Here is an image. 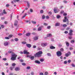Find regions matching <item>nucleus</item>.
Instances as JSON below:
<instances>
[{"label":"nucleus","instance_id":"obj_1","mask_svg":"<svg viewBox=\"0 0 75 75\" xmlns=\"http://www.w3.org/2000/svg\"><path fill=\"white\" fill-rule=\"evenodd\" d=\"M12 57L11 58V59L12 61H15L17 58V56L16 54L14 53H13L11 54Z\"/></svg>","mask_w":75,"mask_h":75},{"label":"nucleus","instance_id":"obj_24","mask_svg":"<svg viewBox=\"0 0 75 75\" xmlns=\"http://www.w3.org/2000/svg\"><path fill=\"white\" fill-rule=\"evenodd\" d=\"M64 19L65 20H66L67 21V22H68V21H69L68 19H67V16H65L64 17Z\"/></svg>","mask_w":75,"mask_h":75},{"label":"nucleus","instance_id":"obj_5","mask_svg":"<svg viewBox=\"0 0 75 75\" xmlns=\"http://www.w3.org/2000/svg\"><path fill=\"white\" fill-rule=\"evenodd\" d=\"M73 32V30L72 29L70 30L69 31V33H68L69 35H70V36H72L73 35V33H72Z\"/></svg>","mask_w":75,"mask_h":75},{"label":"nucleus","instance_id":"obj_18","mask_svg":"<svg viewBox=\"0 0 75 75\" xmlns=\"http://www.w3.org/2000/svg\"><path fill=\"white\" fill-rule=\"evenodd\" d=\"M15 69L16 71H19V70H20V68H19L18 67H17Z\"/></svg>","mask_w":75,"mask_h":75},{"label":"nucleus","instance_id":"obj_16","mask_svg":"<svg viewBox=\"0 0 75 75\" xmlns=\"http://www.w3.org/2000/svg\"><path fill=\"white\" fill-rule=\"evenodd\" d=\"M59 25H60L59 23H56L55 24V27H57L58 26H59Z\"/></svg>","mask_w":75,"mask_h":75},{"label":"nucleus","instance_id":"obj_15","mask_svg":"<svg viewBox=\"0 0 75 75\" xmlns=\"http://www.w3.org/2000/svg\"><path fill=\"white\" fill-rule=\"evenodd\" d=\"M65 43L67 47H69V43L68 42H65Z\"/></svg>","mask_w":75,"mask_h":75},{"label":"nucleus","instance_id":"obj_56","mask_svg":"<svg viewBox=\"0 0 75 75\" xmlns=\"http://www.w3.org/2000/svg\"><path fill=\"white\" fill-rule=\"evenodd\" d=\"M64 13V11H62L60 12V13H61V14H62Z\"/></svg>","mask_w":75,"mask_h":75},{"label":"nucleus","instance_id":"obj_64","mask_svg":"<svg viewBox=\"0 0 75 75\" xmlns=\"http://www.w3.org/2000/svg\"><path fill=\"white\" fill-rule=\"evenodd\" d=\"M71 43H74V40H71Z\"/></svg>","mask_w":75,"mask_h":75},{"label":"nucleus","instance_id":"obj_30","mask_svg":"<svg viewBox=\"0 0 75 75\" xmlns=\"http://www.w3.org/2000/svg\"><path fill=\"white\" fill-rule=\"evenodd\" d=\"M71 60H69L67 61V63L68 64H70V63H71Z\"/></svg>","mask_w":75,"mask_h":75},{"label":"nucleus","instance_id":"obj_63","mask_svg":"<svg viewBox=\"0 0 75 75\" xmlns=\"http://www.w3.org/2000/svg\"><path fill=\"white\" fill-rule=\"evenodd\" d=\"M31 74L32 75H34V72H32L31 73Z\"/></svg>","mask_w":75,"mask_h":75},{"label":"nucleus","instance_id":"obj_6","mask_svg":"<svg viewBox=\"0 0 75 75\" xmlns=\"http://www.w3.org/2000/svg\"><path fill=\"white\" fill-rule=\"evenodd\" d=\"M43 27H44L43 26H41L39 28H38V31H41L42 28H43Z\"/></svg>","mask_w":75,"mask_h":75},{"label":"nucleus","instance_id":"obj_23","mask_svg":"<svg viewBox=\"0 0 75 75\" xmlns=\"http://www.w3.org/2000/svg\"><path fill=\"white\" fill-rule=\"evenodd\" d=\"M34 59V57L32 56L30 57V59L31 60H33Z\"/></svg>","mask_w":75,"mask_h":75},{"label":"nucleus","instance_id":"obj_27","mask_svg":"<svg viewBox=\"0 0 75 75\" xmlns=\"http://www.w3.org/2000/svg\"><path fill=\"white\" fill-rule=\"evenodd\" d=\"M60 51L61 52H63V51H64V48H61L60 49Z\"/></svg>","mask_w":75,"mask_h":75},{"label":"nucleus","instance_id":"obj_8","mask_svg":"<svg viewBox=\"0 0 75 75\" xmlns=\"http://www.w3.org/2000/svg\"><path fill=\"white\" fill-rule=\"evenodd\" d=\"M26 46L27 47H28V48H31L32 46L30 44H26Z\"/></svg>","mask_w":75,"mask_h":75},{"label":"nucleus","instance_id":"obj_48","mask_svg":"<svg viewBox=\"0 0 75 75\" xmlns=\"http://www.w3.org/2000/svg\"><path fill=\"white\" fill-rule=\"evenodd\" d=\"M30 67H26V69H30Z\"/></svg>","mask_w":75,"mask_h":75},{"label":"nucleus","instance_id":"obj_37","mask_svg":"<svg viewBox=\"0 0 75 75\" xmlns=\"http://www.w3.org/2000/svg\"><path fill=\"white\" fill-rule=\"evenodd\" d=\"M5 39H6V40H9L10 38L8 37H5Z\"/></svg>","mask_w":75,"mask_h":75},{"label":"nucleus","instance_id":"obj_46","mask_svg":"<svg viewBox=\"0 0 75 75\" xmlns=\"http://www.w3.org/2000/svg\"><path fill=\"white\" fill-rule=\"evenodd\" d=\"M63 15H64V16H67V14L66 13H64L63 14Z\"/></svg>","mask_w":75,"mask_h":75},{"label":"nucleus","instance_id":"obj_9","mask_svg":"<svg viewBox=\"0 0 75 75\" xmlns=\"http://www.w3.org/2000/svg\"><path fill=\"white\" fill-rule=\"evenodd\" d=\"M35 63L36 64H41V62L39 61L36 60L35 61Z\"/></svg>","mask_w":75,"mask_h":75},{"label":"nucleus","instance_id":"obj_45","mask_svg":"<svg viewBox=\"0 0 75 75\" xmlns=\"http://www.w3.org/2000/svg\"><path fill=\"white\" fill-rule=\"evenodd\" d=\"M40 13H44V11L42 10H41L40 11Z\"/></svg>","mask_w":75,"mask_h":75},{"label":"nucleus","instance_id":"obj_14","mask_svg":"<svg viewBox=\"0 0 75 75\" xmlns=\"http://www.w3.org/2000/svg\"><path fill=\"white\" fill-rule=\"evenodd\" d=\"M50 49H51V50H52V49H55V47H54L53 46H50Z\"/></svg>","mask_w":75,"mask_h":75},{"label":"nucleus","instance_id":"obj_49","mask_svg":"<svg viewBox=\"0 0 75 75\" xmlns=\"http://www.w3.org/2000/svg\"><path fill=\"white\" fill-rule=\"evenodd\" d=\"M64 64H67V61H65L64 62Z\"/></svg>","mask_w":75,"mask_h":75},{"label":"nucleus","instance_id":"obj_50","mask_svg":"<svg viewBox=\"0 0 75 75\" xmlns=\"http://www.w3.org/2000/svg\"><path fill=\"white\" fill-rule=\"evenodd\" d=\"M67 21L66 19H64L63 20V21L64 23H66V22H67Z\"/></svg>","mask_w":75,"mask_h":75},{"label":"nucleus","instance_id":"obj_29","mask_svg":"<svg viewBox=\"0 0 75 75\" xmlns=\"http://www.w3.org/2000/svg\"><path fill=\"white\" fill-rule=\"evenodd\" d=\"M45 16L44 15H43L42 16V18L43 20L45 19Z\"/></svg>","mask_w":75,"mask_h":75},{"label":"nucleus","instance_id":"obj_11","mask_svg":"<svg viewBox=\"0 0 75 75\" xmlns=\"http://www.w3.org/2000/svg\"><path fill=\"white\" fill-rule=\"evenodd\" d=\"M30 35H31V33H27L26 34V36H27V37H29Z\"/></svg>","mask_w":75,"mask_h":75},{"label":"nucleus","instance_id":"obj_4","mask_svg":"<svg viewBox=\"0 0 75 75\" xmlns=\"http://www.w3.org/2000/svg\"><path fill=\"white\" fill-rule=\"evenodd\" d=\"M47 43H42L41 44V46L42 47H45L47 45Z\"/></svg>","mask_w":75,"mask_h":75},{"label":"nucleus","instance_id":"obj_47","mask_svg":"<svg viewBox=\"0 0 75 75\" xmlns=\"http://www.w3.org/2000/svg\"><path fill=\"white\" fill-rule=\"evenodd\" d=\"M22 64V65H23V66H25L26 65V64L24 63H23Z\"/></svg>","mask_w":75,"mask_h":75},{"label":"nucleus","instance_id":"obj_28","mask_svg":"<svg viewBox=\"0 0 75 75\" xmlns=\"http://www.w3.org/2000/svg\"><path fill=\"white\" fill-rule=\"evenodd\" d=\"M16 65V64L14 63H13L12 64V66H13V67H15Z\"/></svg>","mask_w":75,"mask_h":75},{"label":"nucleus","instance_id":"obj_10","mask_svg":"<svg viewBox=\"0 0 75 75\" xmlns=\"http://www.w3.org/2000/svg\"><path fill=\"white\" fill-rule=\"evenodd\" d=\"M18 24V21L17 20H15V23H14V25L15 26H17V24Z\"/></svg>","mask_w":75,"mask_h":75},{"label":"nucleus","instance_id":"obj_31","mask_svg":"<svg viewBox=\"0 0 75 75\" xmlns=\"http://www.w3.org/2000/svg\"><path fill=\"white\" fill-rule=\"evenodd\" d=\"M20 1V0H14L13 1L14 2H15V3H16V2H18V1Z\"/></svg>","mask_w":75,"mask_h":75},{"label":"nucleus","instance_id":"obj_2","mask_svg":"<svg viewBox=\"0 0 75 75\" xmlns=\"http://www.w3.org/2000/svg\"><path fill=\"white\" fill-rule=\"evenodd\" d=\"M42 54V51H40L38 52L36 54H35L34 55V56H35V57H40L41 56V54Z\"/></svg>","mask_w":75,"mask_h":75},{"label":"nucleus","instance_id":"obj_52","mask_svg":"<svg viewBox=\"0 0 75 75\" xmlns=\"http://www.w3.org/2000/svg\"><path fill=\"white\" fill-rule=\"evenodd\" d=\"M12 36H13V35H11L8 36L9 38H11V37H12Z\"/></svg>","mask_w":75,"mask_h":75},{"label":"nucleus","instance_id":"obj_3","mask_svg":"<svg viewBox=\"0 0 75 75\" xmlns=\"http://www.w3.org/2000/svg\"><path fill=\"white\" fill-rule=\"evenodd\" d=\"M57 57H61L62 55V52L60 51H58L57 52Z\"/></svg>","mask_w":75,"mask_h":75},{"label":"nucleus","instance_id":"obj_13","mask_svg":"<svg viewBox=\"0 0 75 75\" xmlns=\"http://www.w3.org/2000/svg\"><path fill=\"white\" fill-rule=\"evenodd\" d=\"M8 45V43L7 42H6L4 43V45L5 46H7Z\"/></svg>","mask_w":75,"mask_h":75},{"label":"nucleus","instance_id":"obj_60","mask_svg":"<svg viewBox=\"0 0 75 75\" xmlns=\"http://www.w3.org/2000/svg\"><path fill=\"white\" fill-rule=\"evenodd\" d=\"M51 40L52 41H54V38H52L51 39Z\"/></svg>","mask_w":75,"mask_h":75},{"label":"nucleus","instance_id":"obj_33","mask_svg":"<svg viewBox=\"0 0 75 75\" xmlns=\"http://www.w3.org/2000/svg\"><path fill=\"white\" fill-rule=\"evenodd\" d=\"M6 10H5V9H4L3 10V14H7V13H6Z\"/></svg>","mask_w":75,"mask_h":75},{"label":"nucleus","instance_id":"obj_55","mask_svg":"<svg viewBox=\"0 0 75 75\" xmlns=\"http://www.w3.org/2000/svg\"><path fill=\"white\" fill-rule=\"evenodd\" d=\"M5 65H6V66H8V63H5Z\"/></svg>","mask_w":75,"mask_h":75},{"label":"nucleus","instance_id":"obj_35","mask_svg":"<svg viewBox=\"0 0 75 75\" xmlns=\"http://www.w3.org/2000/svg\"><path fill=\"white\" fill-rule=\"evenodd\" d=\"M32 23L33 24H36V22H34V21H32Z\"/></svg>","mask_w":75,"mask_h":75},{"label":"nucleus","instance_id":"obj_39","mask_svg":"<svg viewBox=\"0 0 75 75\" xmlns=\"http://www.w3.org/2000/svg\"><path fill=\"white\" fill-rule=\"evenodd\" d=\"M22 44H26L27 42H22Z\"/></svg>","mask_w":75,"mask_h":75},{"label":"nucleus","instance_id":"obj_38","mask_svg":"<svg viewBox=\"0 0 75 75\" xmlns=\"http://www.w3.org/2000/svg\"><path fill=\"white\" fill-rule=\"evenodd\" d=\"M67 25L64 24V25H63V27H67Z\"/></svg>","mask_w":75,"mask_h":75},{"label":"nucleus","instance_id":"obj_44","mask_svg":"<svg viewBox=\"0 0 75 75\" xmlns=\"http://www.w3.org/2000/svg\"><path fill=\"white\" fill-rule=\"evenodd\" d=\"M44 25H45V26H47V25H48V24L44 23Z\"/></svg>","mask_w":75,"mask_h":75},{"label":"nucleus","instance_id":"obj_61","mask_svg":"<svg viewBox=\"0 0 75 75\" xmlns=\"http://www.w3.org/2000/svg\"><path fill=\"white\" fill-rule=\"evenodd\" d=\"M46 19H48L49 18V16H46Z\"/></svg>","mask_w":75,"mask_h":75},{"label":"nucleus","instance_id":"obj_36","mask_svg":"<svg viewBox=\"0 0 75 75\" xmlns=\"http://www.w3.org/2000/svg\"><path fill=\"white\" fill-rule=\"evenodd\" d=\"M48 74V72L47 71H46L45 73V75H47Z\"/></svg>","mask_w":75,"mask_h":75},{"label":"nucleus","instance_id":"obj_12","mask_svg":"<svg viewBox=\"0 0 75 75\" xmlns=\"http://www.w3.org/2000/svg\"><path fill=\"white\" fill-rule=\"evenodd\" d=\"M33 39L34 40H37L38 39V36H35L33 38Z\"/></svg>","mask_w":75,"mask_h":75},{"label":"nucleus","instance_id":"obj_26","mask_svg":"<svg viewBox=\"0 0 75 75\" xmlns=\"http://www.w3.org/2000/svg\"><path fill=\"white\" fill-rule=\"evenodd\" d=\"M61 17V16H60L59 15H57V18H59Z\"/></svg>","mask_w":75,"mask_h":75},{"label":"nucleus","instance_id":"obj_59","mask_svg":"<svg viewBox=\"0 0 75 75\" xmlns=\"http://www.w3.org/2000/svg\"><path fill=\"white\" fill-rule=\"evenodd\" d=\"M63 2L64 3H67V1L64 0L63 1Z\"/></svg>","mask_w":75,"mask_h":75},{"label":"nucleus","instance_id":"obj_43","mask_svg":"<svg viewBox=\"0 0 75 75\" xmlns=\"http://www.w3.org/2000/svg\"><path fill=\"white\" fill-rule=\"evenodd\" d=\"M52 35H51V34H49L47 35V37H51V36H52Z\"/></svg>","mask_w":75,"mask_h":75},{"label":"nucleus","instance_id":"obj_17","mask_svg":"<svg viewBox=\"0 0 75 75\" xmlns=\"http://www.w3.org/2000/svg\"><path fill=\"white\" fill-rule=\"evenodd\" d=\"M54 13H58V11H57L56 9L54 8Z\"/></svg>","mask_w":75,"mask_h":75},{"label":"nucleus","instance_id":"obj_58","mask_svg":"<svg viewBox=\"0 0 75 75\" xmlns=\"http://www.w3.org/2000/svg\"><path fill=\"white\" fill-rule=\"evenodd\" d=\"M30 12H31V13H32V12L33 11V9H30Z\"/></svg>","mask_w":75,"mask_h":75},{"label":"nucleus","instance_id":"obj_21","mask_svg":"<svg viewBox=\"0 0 75 75\" xmlns=\"http://www.w3.org/2000/svg\"><path fill=\"white\" fill-rule=\"evenodd\" d=\"M27 6L28 8L30 7V3L28 2V1L27 2Z\"/></svg>","mask_w":75,"mask_h":75},{"label":"nucleus","instance_id":"obj_62","mask_svg":"<svg viewBox=\"0 0 75 75\" xmlns=\"http://www.w3.org/2000/svg\"><path fill=\"white\" fill-rule=\"evenodd\" d=\"M3 13H0V16H3Z\"/></svg>","mask_w":75,"mask_h":75},{"label":"nucleus","instance_id":"obj_54","mask_svg":"<svg viewBox=\"0 0 75 75\" xmlns=\"http://www.w3.org/2000/svg\"><path fill=\"white\" fill-rule=\"evenodd\" d=\"M3 60H4V61H7V59L6 58H3Z\"/></svg>","mask_w":75,"mask_h":75},{"label":"nucleus","instance_id":"obj_40","mask_svg":"<svg viewBox=\"0 0 75 75\" xmlns=\"http://www.w3.org/2000/svg\"><path fill=\"white\" fill-rule=\"evenodd\" d=\"M26 15H27V14L26 13L25 14V15H24L23 17L22 18H24V17H26Z\"/></svg>","mask_w":75,"mask_h":75},{"label":"nucleus","instance_id":"obj_19","mask_svg":"<svg viewBox=\"0 0 75 75\" xmlns=\"http://www.w3.org/2000/svg\"><path fill=\"white\" fill-rule=\"evenodd\" d=\"M47 55L49 57H51V54L50 53H48L47 54Z\"/></svg>","mask_w":75,"mask_h":75},{"label":"nucleus","instance_id":"obj_25","mask_svg":"<svg viewBox=\"0 0 75 75\" xmlns=\"http://www.w3.org/2000/svg\"><path fill=\"white\" fill-rule=\"evenodd\" d=\"M13 68H14V67H10V69L11 71H13Z\"/></svg>","mask_w":75,"mask_h":75},{"label":"nucleus","instance_id":"obj_42","mask_svg":"<svg viewBox=\"0 0 75 75\" xmlns=\"http://www.w3.org/2000/svg\"><path fill=\"white\" fill-rule=\"evenodd\" d=\"M15 41H18V39L17 38H15Z\"/></svg>","mask_w":75,"mask_h":75},{"label":"nucleus","instance_id":"obj_57","mask_svg":"<svg viewBox=\"0 0 75 75\" xmlns=\"http://www.w3.org/2000/svg\"><path fill=\"white\" fill-rule=\"evenodd\" d=\"M65 34H68V32L67 31H66L64 32Z\"/></svg>","mask_w":75,"mask_h":75},{"label":"nucleus","instance_id":"obj_53","mask_svg":"<svg viewBox=\"0 0 75 75\" xmlns=\"http://www.w3.org/2000/svg\"><path fill=\"white\" fill-rule=\"evenodd\" d=\"M47 29H50L51 28V26H49L47 27Z\"/></svg>","mask_w":75,"mask_h":75},{"label":"nucleus","instance_id":"obj_20","mask_svg":"<svg viewBox=\"0 0 75 75\" xmlns=\"http://www.w3.org/2000/svg\"><path fill=\"white\" fill-rule=\"evenodd\" d=\"M13 17V13H12L10 16V20H11L12 19V17Z\"/></svg>","mask_w":75,"mask_h":75},{"label":"nucleus","instance_id":"obj_41","mask_svg":"<svg viewBox=\"0 0 75 75\" xmlns=\"http://www.w3.org/2000/svg\"><path fill=\"white\" fill-rule=\"evenodd\" d=\"M71 66L72 67H75V64H71Z\"/></svg>","mask_w":75,"mask_h":75},{"label":"nucleus","instance_id":"obj_32","mask_svg":"<svg viewBox=\"0 0 75 75\" xmlns=\"http://www.w3.org/2000/svg\"><path fill=\"white\" fill-rule=\"evenodd\" d=\"M68 38L70 40H71L72 39V37L71 36H69L68 37Z\"/></svg>","mask_w":75,"mask_h":75},{"label":"nucleus","instance_id":"obj_34","mask_svg":"<svg viewBox=\"0 0 75 75\" xmlns=\"http://www.w3.org/2000/svg\"><path fill=\"white\" fill-rule=\"evenodd\" d=\"M69 54H68V53H67L65 54V56L67 57H68V56H69Z\"/></svg>","mask_w":75,"mask_h":75},{"label":"nucleus","instance_id":"obj_7","mask_svg":"<svg viewBox=\"0 0 75 75\" xmlns=\"http://www.w3.org/2000/svg\"><path fill=\"white\" fill-rule=\"evenodd\" d=\"M23 54H29L30 53L28 52H27V51L25 50H24L23 51Z\"/></svg>","mask_w":75,"mask_h":75},{"label":"nucleus","instance_id":"obj_51","mask_svg":"<svg viewBox=\"0 0 75 75\" xmlns=\"http://www.w3.org/2000/svg\"><path fill=\"white\" fill-rule=\"evenodd\" d=\"M39 75H44L43 73L41 72L40 73Z\"/></svg>","mask_w":75,"mask_h":75},{"label":"nucleus","instance_id":"obj_22","mask_svg":"<svg viewBox=\"0 0 75 75\" xmlns=\"http://www.w3.org/2000/svg\"><path fill=\"white\" fill-rule=\"evenodd\" d=\"M40 62H43V61H44V59H40Z\"/></svg>","mask_w":75,"mask_h":75}]
</instances>
